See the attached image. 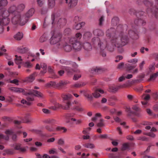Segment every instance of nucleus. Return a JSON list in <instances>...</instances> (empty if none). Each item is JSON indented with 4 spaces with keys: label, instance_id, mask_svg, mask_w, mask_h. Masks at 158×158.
Returning <instances> with one entry per match:
<instances>
[{
    "label": "nucleus",
    "instance_id": "obj_54",
    "mask_svg": "<svg viewBox=\"0 0 158 158\" xmlns=\"http://www.w3.org/2000/svg\"><path fill=\"white\" fill-rule=\"evenodd\" d=\"M82 34L80 33H77L75 35L76 38L77 39H80L82 37Z\"/></svg>",
    "mask_w": 158,
    "mask_h": 158
},
{
    "label": "nucleus",
    "instance_id": "obj_19",
    "mask_svg": "<svg viewBox=\"0 0 158 158\" xmlns=\"http://www.w3.org/2000/svg\"><path fill=\"white\" fill-rule=\"evenodd\" d=\"M8 11L9 13H13L14 12H17V7L14 5L11 6L9 8Z\"/></svg>",
    "mask_w": 158,
    "mask_h": 158
},
{
    "label": "nucleus",
    "instance_id": "obj_14",
    "mask_svg": "<svg viewBox=\"0 0 158 158\" xmlns=\"http://www.w3.org/2000/svg\"><path fill=\"white\" fill-rule=\"evenodd\" d=\"M123 87L122 85L110 86L109 87V90L110 92L115 93L119 89Z\"/></svg>",
    "mask_w": 158,
    "mask_h": 158
},
{
    "label": "nucleus",
    "instance_id": "obj_60",
    "mask_svg": "<svg viewBox=\"0 0 158 158\" xmlns=\"http://www.w3.org/2000/svg\"><path fill=\"white\" fill-rule=\"evenodd\" d=\"M145 96V97L144 98V99L146 100H149L150 98V96L149 94H145L143 96Z\"/></svg>",
    "mask_w": 158,
    "mask_h": 158
},
{
    "label": "nucleus",
    "instance_id": "obj_53",
    "mask_svg": "<svg viewBox=\"0 0 158 158\" xmlns=\"http://www.w3.org/2000/svg\"><path fill=\"white\" fill-rule=\"evenodd\" d=\"M145 64V62L144 61H143L141 63L139 64V68L141 70L143 69V66L144 64Z\"/></svg>",
    "mask_w": 158,
    "mask_h": 158
},
{
    "label": "nucleus",
    "instance_id": "obj_58",
    "mask_svg": "<svg viewBox=\"0 0 158 158\" xmlns=\"http://www.w3.org/2000/svg\"><path fill=\"white\" fill-rule=\"evenodd\" d=\"M14 90L17 92H23L24 90L22 89L14 88Z\"/></svg>",
    "mask_w": 158,
    "mask_h": 158
},
{
    "label": "nucleus",
    "instance_id": "obj_34",
    "mask_svg": "<svg viewBox=\"0 0 158 158\" xmlns=\"http://www.w3.org/2000/svg\"><path fill=\"white\" fill-rule=\"evenodd\" d=\"M77 2V0H70L69 2L70 6L73 7L76 5Z\"/></svg>",
    "mask_w": 158,
    "mask_h": 158
},
{
    "label": "nucleus",
    "instance_id": "obj_45",
    "mask_svg": "<svg viewBox=\"0 0 158 158\" xmlns=\"http://www.w3.org/2000/svg\"><path fill=\"white\" fill-rule=\"evenodd\" d=\"M45 128L49 131H53L55 130L51 127L47 125L45 127Z\"/></svg>",
    "mask_w": 158,
    "mask_h": 158
},
{
    "label": "nucleus",
    "instance_id": "obj_15",
    "mask_svg": "<svg viewBox=\"0 0 158 158\" xmlns=\"http://www.w3.org/2000/svg\"><path fill=\"white\" fill-rule=\"evenodd\" d=\"M29 50V49L27 47H20L17 48L18 52L21 54H24L27 52Z\"/></svg>",
    "mask_w": 158,
    "mask_h": 158
},
{
    "label": "nucleus",
    "instance_id": "obj_52",
    "mask_svg": "<svg viewBox=\"0 0 158 158\" xmlns=\"http://www.w3.org/2000/svg\"><path fill=\"white\" fill-rule=\"evenodd\" d=\"M81 77V74H75L74 75L73 79L75 80H77Z\"/></svg>",
    "mask_w": 158,
    "mask_h": 158
},
{
    "label": "nucleus",
    "instance_id": "obj_42",
    "mask_svg": "<svg viewBox=\"0 0 158 158\" xmlns=\"http://www.w3.org/2000/svg\"><path fill=\"white\" fill-rule=\"evenodd\" d=\"M54 106H55V107H56V109L57 110L58 109L61 108L62 109V107L64 106H62L60 104L58 103L55 102L54 104Z\"/></svg>",
    "mask_w": 158,
    "mask_h": 158
},
{
    "label": "nucleus",
    "instance_id": "obj_63",
    "mask_svg": "<svg viewBox=\"0 0 158 158\" xmlns=\"http://www.w3.org/2000/svg\"><path fill=\"white\" fill-rule=\"evenodd\" d=\"M40 66L41 68L44 69H46L47 68L46 64L44 63H41L40 64Z\"/></svg>",
    "mask_w": 158,
    "mask_h": 158
},
{
    "label": "nucleus",
    "instance_id": "obj_9",
    "mask_svg": "<svg viewBox=\"0 0 158 158\" xmlns=\"http://www.w3.org/2000/svg\"><path fill=\"white\" fill-rule=\"evenodd\" d=\"M28 92H26L25 94L26 95H28L27 98V100H26L24 99H23L21 100V102L23 104H25L27 105H30L32 104V102L34 100V97H33V95L27 94Z\"/></svg>",
    "mask_w": 158,
    "mask_h": 158
},
{
    "label": "nucleus",
    "instance_id": "obj_33",
    "mask_svg": "<svg viewBox=\"0 0 158 158\" xmlns=\"http://www.w3.org/2000/svg\"><path fill=\"white\" fill-rule=\"evenodd\" d=\"M55 4V0H48V6L50 7H53Z\"/></svg>",
    "mask_w": 158,
    "mask_h": 158
},
{
    "label": "nucleus",
    "instance_id": "obj_35",
    "mask_svg": "<svg viewBox=\"0 0 158 158\" xmlns=\"http://www.w3.org/2000/svg\"><path fill=\"white\" fill-rule=\"evenodd\" d=\"M158 76V72H157L156 73H154L150 75L149 80H154Z\"/></svg>",
    "mask_w": 158,
    "mask_h": 158
},
{
    "label": "nucleus",
    "instance_id": "obj_13",
    "mask_svg": "<svg viewBox=\"0 0 158 158\" xmlns=\"http://www.w3.org/2000/svg\"><path fill=\"white\" fill-rule=\"evenodd\" d=\"M14 148L15 149L19 150L20 152H23L27 150V149L28 148V147L26 146L24 147H22L20 144H17L15 145Z\"/></svg>",
    "mask_w": 158,
    "mask_h": 158
},
{
    "label": "nucleus",
    "instance_id": "obj_3",
    "mask_svg": "<svg viewBox=\"0 0 158 158\" xmlns=\"http://www.w3.org/2000/svg\"><path fill=\"white\" fill-rule=\"evenodd\" d=\"M62 97L64 101H67L66 105L62 107V109L65 110H70V107L72 106V104L70 100L72 99L73 96L72 95L68 94L63 95Z\"/></svg>",
    "mask_w": 158,
    "mask_h": 158
},
{
    "label": "nucleus",
    "instance_id": "obj_24",
    "mask_svg": "<svg viewBox=\"0 0 158 158\" xmlns=\"http://www.w3.org/2000/svg\"><path fill=\"white\" fill-rule=\"evenodd\" d=\"M83 146L85 148L90 149H93L95 147V146L93 143H89L84 144Z\"/></svg>",
    "mask_w": 158,
    "mask_h": 158
},
{
    "label": "nucleus",
    "instance_id": "obj_4",
    "mask_svg": "<svg viewBox=\"0 0 158 158\" xmlns=\"http://www.w3.org/2000/svg\"><path fill=\"white\" fill-rule=\"evenodd\" d=\"M115 30L112 28L108 29L106 31V35L110 36L111 42L115 45L116 44H120L118 40L115 36L114 33Z\"/></svg>",
    "mask_w": 158,
    "mask_h": 158
},
{
    "label": "nucleus",
    "instance_id": "obj_36",
    "mask_svg": "<svg viewBox=\"0 0 158 158\" xmlns=\"http://www.w3.org/2000/svg\"><path fill=\"white\" fill-rule=\"evenodd\" d=\"M102 115L100 113H96L95 115V117L92 118V120L93 121H95L98 119V117H100Z\"/></svg>",
    "mask_w": 158,
    "mask_h": 158
},
{
    "label": "nucleus",
    "instance_id": "obj_57",
    "mask_svg": "<svg viewBox=\"0 0 158 158\" xmlns=\"http://www.w3.org/2000/svg\"><path fill=\"white\" fill-rule=\"evenodd\" d=\"M147 135L154 138L156 137V135L153 133L149 132L147 134Z\"/></svg>",
    "mask_w": 158,
    "mask_h": 158
},
{
    "label": "nucleus",
    "instance_id": "obj_38",
    "mask_svg": "<svg viewBox=\"0 0 158 158\" xmlns=\"http://www.w3.org/2000/svg\"><path fill=\"white\" fill-rule=\"evenodd\" d=\"M71 120L72 121L74 122V123L77 125L80 124L82 122L81 120L80 119H76L75 118H71Z\"/></svg>",
    "mask_w": 158,
    "mask_h": 158
},
{
    "label": "nucleus",
    "instance_id": "obj_21",
    "mask_svg": "<svg viewBox=\"0 0 158 158\" xmlns=\"http://www.w3.org/2000/svg\"><path fill=\"white\" fill-rule=\"evenodd\" d=\"M69 44V41L68 43H66L63 46L64 49L67 52H70L72 49L71 46Z\"/></svg>",
    "mask_w": 158,
    "mask_h": 158
},
{
    "label": "nucleus",
    "instance_id": "obj_2",
    "mask_svg": "<svg viewBox=\"0 0 158 158\" xmlns=\"http://www.w3.org/2000/svg\"><path fill=\"white\" fill-rule=\"evenodd\" d=\"M92 41L102 51L105 50L107 47V42L105 40H100L98 37H94L92 39Z\"/></svg>",
    "mask_w": 158,
    "mask_h": 158
},
{
    "label": "nucleus",
    "instance_id": "obj_25",
    "mask_svg": "<svg viewBox=\"0 0 158 158\" xmlns=\"http://www.w3.org/2000/svg\"><path fill=\"white\" fill-rule=\"evenodd\" d=\"M35 73H34L31 75L29 77H27V81L28 82H32L35 78Z\"/></svg>",
    "mask_w": 158,
    "mask_h": 158
},
{
    "label": "nucleus",
    "instance_id": "obj_50",
    "mask_svg": "<svg viewBox=\"0 0 158 158\" xmlns=\"http://www.w3.org/2000/svg\"><path fill=\"white\" fill-rule=\"evenodd\" d=\"M139 139L143 141H148V138L145 136H142L139 138Z\"/></svg>",
    "mask_w": 158,
    "mask_h": 158
},
{
    "label": "nucleus",
    "instance_id": "obj_1",
    "mask_svg": "<svg viewBox=\"0 0 158 158\" xmlns=\"http://www.w3.org/2000/svg\"><path fill=\"white\" fill-rule=\"evenodd\" d=\"M13 15L11 22L13 24H19L23 26L25 25L27 23V21L23 20V16L19 12H15Z\"/></svg>",
    "mask_w": 158,
    "mask_h": 158
},
{
    "label": "nucleus",
    "instance_id": "obj_12",
    "mask_svg": "<svg viewBox=\"0 0 158 158\" xmlns=\"http://www.w3.org/2000/svg\"><path fill=\"white\" fill-rule=\"evenodd\" d=\"M5 134L7 135L6 136H4L2 134L0 135V139H3L6 140H8L9 139V136L12 135L13 134V132L10 130H7L5 131Z\"/></svg>",
    "mask_w": 158,
    "mask_h": 158
},
{
    "label": "nucleus",
    "instance_id": "obj_55",
    "mask_svg": "<svg viewBox=\"0 0 158 158\" xmlns=\"http://www.w3.org/2000/svg\"><path fill=\"white\" fill-rule=\"evenodd\" d=\"M123 57L122 56H117L116 57V59L115 60V61L116 62H118L120 60H122L123 59Z\"/></svg>",
    "mask_w": 158,
    "mask_h": 158
},
{
    "label": "nucleus",
    "instance_id": "obj_5",
    "mask_svg": "<svg viewBox=\"0 0 158 158\" xmlns=\"http://www.w3.org/2000/svg\"><path fill=\"white\" fill-rule=\"evenodd\" d=\"M69 44L72 45L73 48L75 50L79 51L81 50L82 45L79 41L75 38H72L69 40Z\"/></svg>",
    "mask_w": 158,
    "mask_h": 158
},
{
    "label": "nucleus",
    "instance_id": "obj_22",
    "mask_svg": "<svg viewBox=\"0 0 158 158\" xmlns=\"http://www.w3.org/2000/svg\"><path fill=\"white\" fill-rule=\"evenodd\" d=\"M127 37L125 35L123 36L120 40V41H121L122 43L120 44L123 46L124 45L127 43Z\"/></svg>",
    "mask_w": 158,
    "mask_h": 158
},
{
    "label": "nucleus",
    "instance_id": "obj_41",
    "mask_svg": "<svg viewBox=\"0 0 158 158\" xmlns=\"http://www.w3.org/2000/svg\"><path fill=\"white\" fill-rule=\"evenodd\" d=\"M155 63H153L149 65L148 69L150 72H151L152 71L155 70Z\"/></svg>",
    "mask_w": 158,
    "mask_h": 158
},
{
    "label": "nucleus",
    "instance_id": "obj_29",
    "mask_svg": "<svg viewBox=\"0 0 158 158\" xmlns=\"http://www.w3.org/2000/svg\"><path fill=\"white\" fill-rule=\"evenodd\" d=\"M76 110L79 111H82L84 109L81 107H79L78 106H75L73 107H71L70 110Z\"/></svg>",
    "mask_w": 158,
    "mask_h": 158
},
{
    "label": "nucleus",
    "instance_id": "obj_46",
    "mask_svg": "<svg viewBox=\"0 0 158 158\" xmlns=\"http://www.w3.org/2000/svg\"><path fill=\"white\" fill-rule=\"evenodd\" d=\"M138 60L137 59L135 58L131 60H130L128 61V62L131 63L133 64H135L137 63L138 62Z\"/></svg>",
    "mask_w": 158,
    "mask_h": 158
},
{
    "label": "nucleus",
    "instance_id": "obj_10",
    "mask_svg": "<svg viewBox=\"0 0 158 158\" xmlns=\"http://www.w3.org/2000/svg\"><path fill=\"white\" fill-rule=\"evenodd\" d=\"M27 94L29 95H33L39 98H42L43 96V94L40 92L36 90H31Z\"/></svg>",
    "mask_w": 158,
    "mask_h": 158
},
{
    "label": "nucleus",
    "instance_id": "obj_61",
    "mask_svg": "<svg viewBox=\"0 0 158 158\" xmlns=\"http://www.w3.org/2000/svg\"><path fill=\"white\" fill-rule=\"evenodd\" d=\"M42 111L44 113L46 114H48L50 113V111L49 110L46 109H42Z\"/></svg>",
    "mask_w": 158,
    "mask_h": 158
},
{
    "label": "nucleus",
    "instance_id": "obj_30",
    "mask_svg": "<svg viewBox=\"0 0 158 158\" xmlns=\"http://www.w3.org/2000/svg\"><path fill=\"white\" fill-rule=\"evenodd\" d=\"M65 140L63 138H60L58 139L57 144L63 146L65 144Z\"/></svg>",
    "mask_w": 158,
    "mask_h": 158
},
{
    "label": "nucleus",
    "instance_id": "obj_40",
    "mask_svg": "<svg viewBox=\"0 0 158 158\" xmlns=\"http://www.w3.org/2000/svg\"><path fill=\"white\" fill-rule=\"evenodd\" d=\"M49 153L51 154H57V152L56 149L53 148L50 149L49 151Z\"/></svg>",
    "mask_w": 158,
    "mask_h": 158
},
{
    "label": "nucleus",
    "instance_id": "obj_28",
    "mask_svg": "<svg viewBox=\"0 0 158 158\" xmlns=\"http://www.w3.org/2000/svg\"><path fill=\"white\" fill-rule=\"evenodd\" d=\"M135 23L136 25H143L145 24V22L142 19H138L135 20Z\"/></svg>",
    "mask_w": 158,
    "mask_h": 158
},
{
    "label": "nucleus",
    "instance_id": "obj_7",
    "mask_svg": "<svg viewBox=\"0 0 158 158\" xmlns=\"http://www.w3.org/2000/svg\"><path fill=\"white\" fill-rule=\"evenodd\" d=\"M61 35L59 33L54 34L50 39V43L51 45L58 43L61 40Z\"/></svg>",
    "mask_w": 158,
    "mask_h": 158
},
{
    "label": "nucleus",
    "instance_id": "obj_64",
    "mask_svg": "<svg viewBox=\"0 0 158 158\" xmlns=\"http://www.w3.org/2000/svg\"><path fill=\"white\" fill-rule=\"evenodd\" d=\"M91 130V128L90 127H88L87 128L84 129L83 131V133L84 134H86L87 133L88 131H89Z\"/></svg>",
    "mask_w": 158,
    "mask_h": 158
},
{
    "label": "nucleus",
    "instance_id": "obj_62",
    "mask_svg": "<svg viewBox=\"0 0 158 158\" xmlns=\"http://www.w3.org/2000/svg\"><path fill=\"white\" fill-rule=\"evenodd\" d=\"M85 96L87 98L90 99H92L93 98V97L91 94H88L85 93Z\"/></svg>",
    "mask_w": 158,
    "mask_h": 158
},
{
    "label": "nucleus",
    "instance_id": "obj_20",
    "mask_svg": "<svg viewBox=\"0 0 158 158\" xmlns=\"http://www.w3.org/2000/svg\"><path fill=\"white\" fill-rule=\"evenodd\" d=\"M93 33L94 35L98 36H103L104 33L103 32L100 30L96 29L93 31Z\"/></svg>",
    "mask_w": 158,
    "mask_h": 158
},
{
    "label": "nucleus",
    "instance_id": "obj_44",
    "mask_svg": "<svg viewBox=\"0 0 158 158\" xmlns=\"http://www.w3.org/2000/svg\"><path fill=\"white\" fill-rule=\"evenodd\" d=\"M95 98H98L100 96V95L98 91L96 90L94 93L92 94Z\"/></svg>",
    "mask_w": 158,
    "mask_h": 158
},
{
    "label": "nucleus",
    "instance_id": "obj_48",
    "mask_svg": "<svg viewBox=\"0 0 158 158\" xmlns=\"http://www.w3.org/2000/svg\"><path fill=\"white\" fill-rule=\"evenodd\" d=\"M129 145L128 143H124L123 145L122 149L125 150L128 148Z\"/></svg>",
    "mask_w": 158,
    "mask_h": 158
},
{
    "label": "nucleus",
    "instance_id": "obj_51",
    "mask_svg": "<svg viewBox=\"0 0 158 158\" xmlns=\"http://www.w3.org/2000/svg\"><path fill=\"white\" fill-rule=\"evenodd\" d=\"M18 82L19 81L18 80L15 79L13 80L10 81V83L15 84L17 85H19Z\"/></svg>",
    "mask_w": 158,
    "mask_h": 158
},
{
    "label": "nucleus",
    "instance_id": "obj_39",
    "mask_svg": "<svg viewBox=\"0 0 158 158\" xmlns=\"http://www.w3.org/2000/svg\"><path fill=\"white\" fill-rule=\"evenodd\" d=\"M104 120L102 119H100L99 122L97 123V125L98 127H102L105 126L104 123Z\"/></svg>",
    "mask_w": 158,
    "mask_h": 158
},
{
    "label": "nucleus",
    "instance_id": "obj_26",
    "mask_svg": "<svg viewBox=\"0 0 158 158\" xmlns=\"http://www.w3.org/2000/svg\"><path fill=\"white\" fill-rule=\"evenodd\" d=\"M25 8V5L24 4H19L17 7V11L18 12H21L23 11Z\"/></svg>",
    "mask_w": 158,
    "mask_h": 158
},
{
    "label": "nucleus",
    "instance_id": "obj_27",
    "mask_svg": "<svg viewBox=\"0 0 158 158\" xmlns=\"http://www.w3.org/2000/svg\"><path fill=\"white\" fill-rule=\"evenodd\" d=\"M8 3L7 0H1L0 1V6L3 7L7 6Z\"/></svg>",
    "mask_w": 158,
    "mask_h": 158
},
{
    "label": "nucleus",
    "instance_id": "obj_47",
    "mask_svg": "<svg viewBox=\"0 0 158 158\" xmlns=\"http://www.w3.org/2000/svg\"><path fill=\"white\" fill-rule=\"evenodd\" d=\"M37 2L38 5L41 6L44 4L45 1V0H37Z\"/></svg>",
    "mask_w": 158,
    "mask_h": 158
},
{
    "label": "nucleus",
    "instance_id": "obj_56",
    "mask_svg": "<svg viewBox=\"0 0 158 158\" xmlns=\"http://www.w3.org/2000/svg\"><path fill=\"white\" fill-rule=\"evenodd\" d=\"M68 83V82L67 81H61L59 83V85L60 86L64 85L67 84Z\"/></svg>",
    "mask_w": 158,
    "mask_h": 158
},
{
    "label": "nucleus",
    "instance_id": "obj_6",
    "mask_svg": "<svg viewBox=\"0 0 158 158\" xmlns=\"http://www.w3.org/2000/svg\"><path fill=\"white\" fill-rule=\"evenodd\" d=\"M52 19V23H55L57 22V24L58 25L63 26L64 25L66 22V19L63 18H58L56 15H53L51 16Z\"/></svg>",
    "mask_w": 158,
    "mask_h": 158
},
{
    "label": "nucleus",
    "instance_id": "obj_43",
    "mask_svg": "<svg viewBox=\"0 0 158 158\" xmlns=\"http://www.w3.org/2000/svg\"><path fill=\"white\" fill-rule=\"evenodd\" d=\"M81 24L84 25V23H81L77 24L75 27V28L77 30L80 29L82 27Z\"/></svg>",
    "mask_w": 158,
    "mask_h": 158
},
{
    "label": "nucleus",
    "instance_id": "obj_11",
    "mask_svg": "<svg viewBox=\"0 0 158 158\" xmlns=\"http://www.w3.org/2000/svg\"><path fill=\"white\" fill-rule=\"evenodd\" d=\"M84 50L86 52H90L92 49V47L91 44L89 42L84 43L82 45Z\"/></svg>",
    "mask_w": 158,
    "mask_h": 158
},
{
    "label": "nucleus",
    "instance_id": "obj_32",
    "mask_svg": "<svg viewBox=\"0 0 158 158\" xmlns=\"http://www.w3.org/2000/svg\"><path fill=\"white\" fill-rule=\"evenodd\" d=\"M85 85L84 82L77 83L74 84L73 87L75 88H79Z\"/></svg>",
    "mask_w": 158,
    "mask_h": 158
},
{
    "label": "nucleus",
    "instance_id": "obj_8",
    "mask_svg": "<svg viewBox=\"0 0 158 158\" xmlns=\"http://www.w3.org/2000/svg\"><path fill=\"white\" fill-rule=\"evenodd\" d=\"M10 22V19L7 16L5 17H2V18H0V25H6L9 23ZM3 31V27H0V33H2Z\"/></svg>",
    "mask_w": 158,
    "mask_h": 158
},
{
    "label": "nucleus",
    "instance_id": "obj_37",
    "mask_svg": "<svg viewBox=\"0 0 158 158\" xmlns=\"http://www.w3.org/2000/svg\"><path fill=\"white\" fill-rule=\"evenodd\" d=\"M35 10L34 9H31L28 11L27 14V16L28 17L31 16L34 14Z\"/></svg>",
    "mask_w": 158,
    "mask_h": 158
},
{
    "label": "nucleus",
    "instance_id": "obj_23",
    "mask_svg": "<svg viewBox=\"0 0 158 158\" xmlns=\"http://www.w3.org/2000/svg\"><path fill=\"white\" fill-rule=\"evenodd\" d=\"M15 62L17 64H21L23 61V59L21 58L20 56H18L17 55H15Z\"/></svg>",
    "mask_w": 158,
    "mask_h": 158
},
{
    "label": "nucleus",
    "instance_id": "obj_16",
    "mask_svg": "<svg viewBox=\"0 0 158 158\" xmlns=\"http://www.w3.org/2000/svg\"><path fill=\"white\" fill-rule=\"evenodd\" d=\"M129 36L134 39H137L138 38L137 33L132 30L128 32Z\"/></svg>",
    "mask_w": 158,
    "mask_h": 158
},
{
    "label": "nucleus",
    "instance_id": "obj_18",
    "mask_svg": "<svg viewBox=\"0 0 158 158\" xmlns=\"http://www.w3.org/2000/svg\"><path fill=\"white\" fill-rule=\"evenodd\" d=\"M62 69H64L66 70L68 75H72L74 72L77 71V70H74L68 67H65L64 66L63 67Z\"/></svg>",
    "mask_w": 158,
    "mask_h": 158
},
{
    "label": "nucleus",
    "instance_id": "obj_49",
    "mask_svg": "<svg viewBox=\"0 0 158 158\" xmlns=\"http://www.w3.org/2000/svg\"><path fill=\"white\" fill-rule=\"evenodd\" d=\"M25 67L27 68H31L32 66V64L29 62H27L24 64Z\"/></svg>",
    "mask_w": 158,
    "mask_h": 158
},
{
    "label": "nucleus",
    "instance_id": "obj_17",
    "mask_svg": "<svg viewBox=\"0 0 158 158\" xmlns=\"http://www.w3.org/2000/svg\"><path fill=\"white\" fill-rule=\"evenodd\" d=\"M23 37V34L22 33L19 32L14 35V38L16 40H20Z\"/></svg>",
    "mask_w": 158,
    "mask_h": 158
},
{
    "label": "nucleus",
    "instance_id": "obj_59",
    "mask_svg": "<svg viewBox=\"0 0 158 158\" xmlns=\"http://www.w3.org/2000/svg\"><path fill=\"white\" fill-rule=\"evenodd\" d=\"M6 152L8 154H11L14 152L13 150L12 149H8L6 150Z\"/></svg>",
    "mask_w": 158,
    "mask_h": 158
},
{
    "label": "nucleus",
    "instance_id": "obj_31",
    "mask_svg": "<svg viewBox=\"0 0 158 158\" xmlns=\"http://www.w3.org/2000/svg\"><path fill=\"white\" fill-rule=\"evenodd\" d=\"M47 40V38L46 35L43 34L39 39V41L40 43H43Z\"/></svg>",
    "mask_w": 158,
    "mask_h": 158
}]
</instances>
